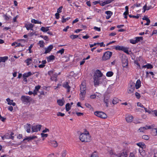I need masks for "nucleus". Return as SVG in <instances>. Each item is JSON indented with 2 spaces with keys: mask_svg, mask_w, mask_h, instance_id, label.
I'll use <instances>...</instances> for the list:
<instances>
[{
  "mask_svg": "<svg viewBox=\"0 0 157 157\" xmlns=\"http://www.w3.org/2000/svg\"><path fill=\"white\" fill-rule=\"evenodd\" d=\"M130 42L132 44H135L136 43V41L135 38L134 39L130 40Z\"/></svg>",
  "mask_w": 157,
  "mask_h": 157,
  "instance_id": "nucleus-51",
  "label": "nucleus"
},
{
  "mask_svg": "<svg viewBox=\"0 0 157 157\" xmlns=\"http://www.w3.org/2000/svg\"><path fill=\"white\" fill-rule=\"evenodd\" d=\"M142 138L143 139L146 140H148L149 139V136L146 135H144L142 136Z\"/></svg>",
  "mask_w": 157,
  "mask_h": 157,
  "instance_id": "nucleus-48",
  "label": "nucleus"
},
{
  "mask_svg": "<svg viewBox=\"0 0 157 157\" xmlns=\"http://www.w3.org/2000/svg\"><path fill=\"white\" fill-rule=\"evenodd\" d=\"M21 100L23 102L29 103L32 101V99L29 96L23 95L21 96Z\"/></svg>",
  "mask_w": 157,
  "mask_h": 157,
  "instance_id": "nucleus-6",
  "label": "nucleus"
},
{
  "mask_svg": "<svg viewBox=\"0 0 157 157\" xmlns=\"http://www.w3.org/2000/svg\"><path fill=\"white\" fill-rule=\"evenodd\" d=\"M135 39L136 41V43L138 42L140 40H143V37L141 36L140 37H137L135 38Z\"/></svg>",
  "mask_w": 157,
  "mask_h": 157,
  "instance_id": "nucleus-42",
  "label": "nucleus"
},
{
  "mask_svg": "<svg viewBox=\"0 0 157 157\" xmlns=\"http://www.w3.org/2000/svg\"><path fill=\"white\" fill-rule=\"evenodd\" d=\"M135 95H136V98L138 99H139L140 97V94H139V93H138V92L136 93Z\"/></svg>",
  "mask_w": 157,
  "mask_h": 157,
  "instance_id": "nucleus-59",
  "label": "nucleus"
},
{
  "mask_svg": "<svg viewBox=\"0 0 157 157\" xmlns=\"http://www.w3.org/2000/svg\"><path fill=\"white\" fill-rule=\"evenodd\" d=\"M0 59L1 60V62H4L8 59V57L7 56L5 57H1Z\"/></svg>",
  "mask_w": 157,
  "mask_h": 157,
  "instance_id": "nucleus-34",
  "label": "nucleus"
},
{
  "mask_svg": "<svg viewBox=\"0 0 157 157\" xmlns=\"http://www.w3.org/2000/svg\"><path fill=\"white\" fill-rule=\"evenodd\" d=\"M34 74V73H32L30 71L29 72L27 73H25L23 75V77L28 78Z\"/></svg>",
  "mask_w": 157,
  "mask_h": 157,
  "instance_id": "nucleus-21",
  "label": "nucleus"
},
{
  "mask_svg": "<svg viewBox=\"0 0 157 157\" xmlns=\"http://www.w3.org/2000/svg\"><path fill=\"white\" fill-rule=\"evenodd\" d=\"M63 86L67 90V92H70L71 87L69 86L68 82H64L63 84Z\"/></svg>",
  "mask_w": 157,
  "mask_h": 157,
  "instance_id": "nucleus-12",
  "label": "nucleus"
},
{
  "mask_svg": "<svg viewBox=\"0 0 157 157\" xmlns=\"http://www.w3.org/2000/svg\"><path fill=\"white\" fill-rule=\"evenodd\" d=\"M127 154L125 152H123L121 153L119 156V157H127Z\"/></svg>",
  "mask_w": 157,
  "mask_h": 157,
  "instance_id": "nucleus-43",
  "label": "nucleus"
},
{
  "mask_svg": "<svg viewBox=\"0 0 157 157\" xmlns=\"http://www.w3.org/2000/svg\"><path fill=\"white\" fill-rule=\"evenodd\" d=\"M133 119V116L130 115H127L126 117V121L128 123L132 122Z\"/></svg>",
  "mask_w": 157,
  "mask_h": 157,
  "instance_id": "nucleus-14",
  "label": "nucleus"
},
{
  "mask_svg": "<svg viewBox=\"0 0 157 157\" xmlns=\"http://www.w3.org/2000/svg\"><path fill=\"white\" fill-rule=\"evenodd\" d=\"M64 16L62 17V22L63 23H64L66 22L67 21H68L69 19H70V17H68L66 18H64Z\"/></svg>",
  "mask_w": 157,
  "mask_h": 157,
  "instance_id": "nucleus-39",
  "label": "nucleus"
},
{
  "mask_svg": "<svg viewBox=\"0 0 157 157\" xmlns=\"http://www.w3.org/2000/svg\"><path fill=\"white\" fill-rule=\"evenodd\" d=\"M63 8V6H61L58 9H57V13H60L62 12V9Z\"/></svg>",
  "mask_w": 157,
  "mask_h": 157,
  "instance_id": "nucleus-55",
  "label": "nucleus"
},
{
  "mask_svg": "<svg viewBox=\"0 0 157 157\" xmlns=\"http://www.w3.org/2000/svg\"><path fill=\"white\" fill-rule=\"evenodd\" d=\"M44 42L43 40H40L39 41V44L40 47L43 48L44 46Z\"/></svg>",
  "mask_w": 157,
  "mask_h": 157,
  "instance_id": "nucleus-40",
  "label": "nucleus"
},
{
  "mask_svg": "<svg viewBox=\"0 0 157 157\" xmlns=\"http://www.w3.org/2000/svg\"><path fill=\"white\" fill-rule=\"evenodd\" d=\"M66 151L63 150L61 153V155L62 157H65L66 155Z\"/></svg>",
  "mask_w": 157,
  "mask_h": 157,
  "instance_id": "nucleus-49",
  "label": "nucleus"
},
{
  "mask_svg": "<svg viewBox=\"0 0 157 157\" xmlns=\"http://www.w3.org/2000/svg\"><path fill=\"white\" fill-rule=\"evenodd\" d=\"M135 89V83L132 81H130L127 89V92L129 94L132 93Z\"/></svg>",
  "mask_w": 157,
  "mask_h": 157,
  "instance_id": "nucleus-3",
  "label": "nucleus"
},
{
  "mask_svg": "<svg viewBox=\"0 0 157 157\" xmlns=\"http://www.w3.org/2000/svg\"><path fill=\"white\" fill-rule=\"evenodd\" d=\"M152 129L151 132L152 134L155 136L157 135V128H154V127L152 128H151Z\"/></svg>",
  "mask_w": 157,
  "mask_h": 157,
  "instance_id": "nucleus-26",
  "label": "nucleus"
},
{
  "mask_svg": "<svg viewBox=\"0 0 157 157\" xmlns=\"http://www.w3.org/2000/svg\"><path fill=\"white\" fill-rule=\"evenodd\" d=\"M85 92H80V99L81 100H83L84 99V98L86 94Z\"/></svg>",
  "mask_w": 157,
  "mask_h": 157,
  "instance_id": "nucleus-24",
  "label": "nucleus"
},
{
  "mask_svg": "<svg viewBox=\"0 0 157 157\" xmlns=\"http://www.w3.org/2000/svg\"><path fill=\"white\" fill-rule=\"evenodd\" d=\"M136 144L137 146L140 147L141 148H143V147L145 146V144L142 143H137Z\"/></svg>",
  "mask_w": 157,
  "mask_h": 157,
  "instance_id": "nucleus-41",
  "label": "nucleus"
},
{
  "mask_svg": "<svg viewBox=\"0 0 157 157\" xmlns=\"http://www.w3.org/2000/svg\"><path fill=\"white\" fill-rule=\"evenodd\" d=\"M105 13L107 14L106 18L107 19H108L111 17V16L113 14V13L110 11H107L105 12Z\"/></svg>",
  "mask_w": 157,
  "mask_h": 157,
  "instance_id": "nucleus-16",
  "label": "nucleus"
},
{
  "mask_svg": "<svg viewBox=\"0 0 157 157\" xmlns=\"http://www.w3.org/2000/svg\"><path fill=\"white\" fill-rule=\"evenodd\" d=\"M53 71H50L48 72V74L51 76V79L52 81H57L56 77L57 76V74L55 73L53 74Z\"/></svg>",
  "mask_w": 157,
  "mask_h": 157,
  "instance_id": "nucleus-8",
  "label": "nucleus"
},
{
  "mask_svg": "<svg viewBox=\"0 0 157 157\" xmlns=\"http://www.w3.org/2000/svg\"><path fill=\"white\" fill-rule=\"evenodd\" d=\"M94 114L98 117L102 119H106L107 117V115L101 111H96L94 112Z\"/></svg>",
  "mask_w": 157,
  "mask_h": 157,
  "instance_id": "nucleus-5",
  "label": "nucleus"
},
{
  "mask_svg": "<svg viewBox=\"0 0 157 157\" xmlns=\"http://www.w3.org/2000/svg\"><path fill=\"white\" fill-rule=\"evenodd\" d=\"M152 7H151V6H147L146 4L143 7V9L144 10V12L146 10H150V9L152 8Z\"/></svg>",
  "mask_w": 157,
  "mask_h": 157,
  "instance_id": "nucleus-31",
  "label": "nucleus"
},
{
  "mask_svg": "<svg viewBox=\"0 0 157 157\" xmlns=\"http://www.w3.org/2000/svg\"><path fill=\"white\" fill-rule=\"evenodd\" d=\"M6 101L8 102V105H12L13 106L16 105V103L15 102H13V100H11L10 98H7L6 99Z\"/></svg>",
  "mask_w": 157,
  "mask_h": 157,
  "instance_id": "nucleus-17",
  "label": "nucleus"
},
{
  "mask_svg": "<svg viewBox=\"0 0 157 157\" xmlns=\"http://www.w3.org/2000/svg\"><path fill=\"white\" fill-rule=\"evenodd\" d=\"M141 86V81L140 79H138L136 81L135 85V87L136 89H138Z\"/></svg>",
  "mask_w": 157,
  "mask_h": 157,
  "instance_id": "nucleus-23",
  "label": "nucleus"
},
{
  "mask_svg": "<svg viewBox=\"0 0 157 157\" xmlns=\"http://www.w3.org/2000/svg\"><path fill=\"white\" fill-rule=\"evenodd\" d=\"M25 126L27 132L29 133L30 131L31 125L29 124H27Z\"/></svg>",
  "mask_w": 157,
  "mask_h": 157,
  "instance_id": "nucleus-20",
  "label": "nucleus"
},
{
  "mask_svg": "<svg viewBox=\"0 0 157 157\" xmlns=\"http://www.w3.org/2000/svg\"><path fill=\"white\" fill-rule=\"evenodd\" d=\"M152 65L150 64H147L146 65L143 66L142 67L143 68H147V69H151L153 68Z\"/></svg>",
  "mask_w": 157,
  "mask_h": 157,
  "instance_id": "nucleus-25",
  "label": "nucleus"
},
{
  "mask_svg": "<svg viewBox=\"0 0 157 157\" xmlns=\"http://www.w3.org/2000/svg\"><path fill=\"white\" fill-rule=\"evenodd\" d=\"M86 84L84 82H82L80 86V92H84L86 93Z\"/></svg>",
  "mask_w": 157,
  "mask_h": 157,
  "instance_id": "nucleus-11",
  "label": "nucleus"
},
{
  "mask_svg": "<svg viewBox=\"0 0 157 157\" xmlns=\"http://www.w3.org/2000/svg\"><path fill=\"white\" fill-rule=\"evenodd\" d=\"M137 106L141 108H144V106L140 102H138L137 104Z\"/></svg>",
  "mask_w": 157,
  "mask_h": 157,
  "instance_id": "nucleus-61",
  "label": "nucleus"
},
{
  "mask_svg": "<svg viewBox=\"0 0 157 157\" xmlns=\"http://www.w3.org/2000/svg\"><path fill=\"white\" fill-rule=\"evenodd\" d=\"M121 50L123 51L127 54H128L129 53L128 48H127L123 46Z\"/></svg>",
  "mask_w": 157,
  "mask_h": 157,
  "instance_id": "nucleus-37",
  "label": "nucleus"
},
{
  "mask_svg": "<svg viewBox=\"0 0 157 157\" xmlns=\"http://www.w3.org/2000/svg\"><path fill=\"white\" fill-rule=\"evenodd\" d=\"M113 0H107L104 2H101L100 3V5L101 6H104L106 4L110 3Z\"/></svg>",
  "mask_w": 157,
  "mask_h": 157,
  "instance_id": "nucleus-15",
  "label": "nucleus"
},
{
  "mask_svg": "<svg viewBox=\"0 0 157 157\" xmlns=\"http://www.w3.org/2000/svg\"><path fill=\"white\" fill-rule=\"evenodd\" d=\"M109 98L108 97L105 96L104 97V101L106 104V105L107 107L108 106Z\"/></svg>",
  "mask_w": 157,
  "mask_h": 157,
  "instance_id": "nucleus-19",
  "label": "nucleus"
},
{
  "mask_svg": "<svg viewBox=\"0 0 157 157\" xmlns=\"http://www.w3.org/2000/svg\"><path fill=\"white\" fill-rule=\"evenodd\" d=\"M49 27H42L40 28V30L44 32H46L49 30Z\"/></svg>",
  "mask_w": 157,
  "mask_h": 157,
  "instance_id": "nucleus-28",
  "label": "nucleus"
},
{
  "mask_svg": "<svg viewBox=\"0 0 157 157\" xmlns=\"http://www.w3.org/2000/svg\"><path fill=\"white\" fill-rule=\"evenodd\" d=\"M41 136L42 137H47L48 136V135L47 134H44L43 133H41Z\"/></svg>",
  "mask_w": 157,
  "mask_h": 157,
  "instance_id": "nucleus-60",
  "label": "nucleus"
},
{
  "mask_svg": "<svg viewBox=\"0 0 157 157\" xmlns=\"http://www.w3.org/2000/svg\"><path fill=\"white\" fill-rule=\"evenodd\" d=\"M101 71L98 70L94 73V83L95 86H98L100 83V78L102 76Z\"/></svg>",
  "mask_w": 157,
  "mask_h": 157,
  "instance_id": "nucleus-1",
  "label": "nucleus"
},
{
  "mask_svg": "<svg viewBox=\"0 0 157 157\" xmlns=\"http://www.w3.org/2000/svg\"><path fill=\"white\" fill-rule=\"evenodd\" d=\"M41 125H36L33 126L32 127L33 132H36L38 131H40Z\"/></svg>",
  "mask_w": 157,
  "mask_h": 157,
  "instance_id": "nucleus-10",
  "label": "nucleus"
},
{
  "mask_svg": "<svg viewBox=\"0 0 157 157\" xmlns=\"http://www.w3.org/2000/svg\"><path fill=\"white\" fill-rule=\"evenodd\" d=\"M80 140L82 142H88L90 141V136L88 132L81 134L79 136Z\"/></svg>",
  "mask_w": 157,
  "mask_h": 157,
  "instance_id": "nucleus-2",
  "label": "nucleus"
},
{
  "mask_svg": "<svg viewBox=\"0 0 157 157\" xmlns=\"http://www.w3.org/2000/svg\"><path fill=\"white\" fill-rule=\"evenodd\" d=\"M113 73L112 71H109L107 73L106 75L108 77H111L113 75Z\"/></svg>",
  "mask_w": 157,
  "mask_h": 157,
  "instance_id": "nucleus-45",
  "label": "nucleus"
},
{
  "mask_svg": "<svg viewBox=\"0 0 157 157\" xmlns=\"http://www.w3.org/2000/svg\"><path fill=\"white\" fill-rule=\"evenodd\" d=\"M71 109V106L69 103H68L66 105V109L67 111H69Z\"/></svg>",
  "mask_w": 157,
  "mask_h": 157,
  "instance_id": "nucleus-38",
  "label": "nucleus"
},
{
  "mask_svg": "<svg viewBox=\"0 0 157 157\" xmlns=\"http://www.w3.org/2000/svg\"><path fill=\"white\" fill-rule=\"evenodd\" d=\"M25 26L26 28L28 30L30 29L33 30L32 28L33 27V25L30 23L29 24L25 25Z\"/></svg>",
  "mask_w": 157,
  "mask_h": 157,
  "instance_id": "nucleus-18",
  "label": "nucleus"
},
{
  "mask_svg": "<svg viewBox=\"0 0 157 157\" xmlns=\"http://www.w3.org/2000/svg\"><path fill=\"white\" fill-rule=\"evenodd\" d=\"M55 56L53 55H51L47 58V60L48 62H51L52 60L55 59Z\"/></svg>",
  "mask_w": 157,
  "mask_h": 157,
  "instance_id": "nucleus-27",
  "label": "nucleus"
},
{
  "mask_svg": "<svg viewBox=\"0 0 157 157\" xmlns=\"http://www.w3.org/2000/svg\"><path fill=\"white\" fill-rule=\"evenodd\" d=\"M2 138L3 140H4L5 138L6 139H11L10 137V135L8 134L5 135L3 136L2 137Z\"/></svg>",
  "mask_w": 157,
  "mask_h": 157,
  "instance_id": "nucleus-44",
  "label": "nucleus"
},
{
  "mask_svg": "<svg viewBox=\"0 0 157 157\" xmlns=\"http://www.w3.org/2000/svg\"><path fill=\"white\" fill-rule=\"evenodd\" d=\"M129 16L130 17H133V18H135L136 19H138L139 18V16L138 15H137L136 16H134V15H129Z\"/></svg>",
  "mask_w": 157,
  "mask_h": 157,
  "instance_id": "nucleus-54",
  "label": "nucleus"
},
{
  "mask_svg": "<svg viewBox=\"0 0 157 157\" xmlns=\"http://www.w3.org/2000/svg\"><path fill=\"white\" fill-rule=\"evenodd\" d=\"M153 127H154V126L153 125L151 126L146 125L145 127H141L138 130V131L139 132H144L146 130L152 128Z\"/></svg>",
  "mask_w": 157,
  "mask_h": 157,
  "instance_id": "nucleus-7",
  "label": "nucleus"
},
{
  "mask_svg": "<svg viewBox=\"0 0 157 157\" xmlns=\"http://www.w3.org/2000/svg\"><path fill=\"white\" fill-rule=\"evenodd\" d=\"M25 62L27 63V65H30L32 62V59L31 58H29L25 61Z\"/></svg>",
  "mask_w": 157,
  "mask_h": 157,
  "instance_id": "nucleus-33",
  "label": "nucleus"
},
{
  "mask_svg": "<svg viewBox=\"0 0 157 157\" xmlns=\"http://www.w3.org/2000/svg\"><path fill=\"white\" fill-rule=\"evenodd\" d=\"M112 55V52L107 51L105 52L102 57V59L103 61H105L109 59Z\"/></svg>",
  "mask_w": 157,
  "mask_h": 157,
  "instance_id": "nucleus-4",
  "label": "nucleus"
},
{
  "mask_svg": "<svg viewBox=\"0 0 157 157\" xmlns=\"http://www.w3.org/2000/svg\"><path fill=\"white\" fill-rule=\"evenodd\" d=\"M64 49L62 48L57 52V53H60L61 54H62L64 53Z\"/></svg>",
  "mask_w": 157,
  "mask_h": 157,
  "instance_id": "nucleus-53",
  "label": "nucleus"
},
{
  "mask_svg": "<svg viewBox=\"0 0 157 157\" xmlns=\"http://www.w3.org/2000/svg\"><path fill=\"white\" fill-rule=\"evenodd\" d=\"M94 29L97 31L99 32L101 31L100 28H98L96 26L94 27Z\"/></svg>",
  "mask_w": 157,
  "mask_h": 157,
  "instance_id": "nucleus-58",
  "label": "nucleus"
},
{
  "mask_svg": "<svg viewBox=\"0 0 157 157\" xmlns=\"http://www.w3.org/2000/svg\"><path fill=\"white\" fill-rule=\"evenodd\" d=\"M119 100L117 98H114L113 100L112 103L113 104H116L119 102Z\"/></svg>",
  "mask_w": 157,
  "mask_h": 157,
  "instance_id": "nucleus-36",
  "label": "nucleus"
},
{
  "mask_svg": "<svg viewBox=\"0 0 157 157\" xmlns=\"http://www.w3.org/2000/svg\"><path fill=\"white\" fill-rule=\"evenodd\" d=\"M53 47L52 45H50L47 48H45L44 50L45 51L44 52V54H47L49 53L51 50L53 48Z\"/></svg>",
  "mask_w": 157,
  "mask_h": 157,
  "instance_id": "nucleus-13",
  "label": "nucleus"
},
{
  "mask_svg": "<svg viewBox=\"0 0 157 157\" xmlns=\"http://www.w3.org/2000/svg\"><path fill=\"white\" fill-rule=\"evenodd\" d=\"M40 37L43 38L44 40L48 41L49 40V39L48 37L47 36H43V35H40Z\"/></svg>",
  "mask_w": 157,
  "mask_h": 157,
  "instance_id": "nucleus-47",
  "label": "nucleus"
},
{
  "mask_svg": "<svg viewBox=\"0 0 157 157\" xmlns=\"http://www.w3.org/2000/svg\"><path fill=\"white\" fill-rule=\"evenodd\" d=\"M76 113L77 114V115L78 116H82L83 115V113L78 112L76 111Z\"/></svg>",
  "mask_w": 157,
  "mask_h": 157,
  "instance_id": "nucleus-57",
  "label": "nucleus"
},
{
  "mask_svg": "<svg viewBox=\"0 0 157 157\" xmlns=\"http://www.w3.org/2000/svg\"><path fill=\"white\" fill-rule=\"evenodd\" d=\"M122 66L124 67L127 68L128 66V61L127 58L125 57H122Z\"/></svg>",
  "mask_w": 157,
  "mask_h": 157,
  "instance_id": "nucleus-9",
  "label": "nucleus"
},
{
  "mask_svg": "<svg viewBox=\"0 0 157 157\" xmlns=\"http://www.w3.org/2000/svg\"><path fill=\"white\" fill-rule=\"evenodd\" d=\"M70 38L72 39H74L78 37V36L77 35H72L70 36Z\"/></svg>",
  "mask_w": 157,
  "mask_h": 157,
  "instance_id": "nucleus-50",
  "label": "nucleus"
},
{
  "mask_svg": "<svg viewBox=\"0 0 157 157\" xmlns=\"http://www.w3.org/2000/svg\"><path fill=\"white\" fill-rule=\"evenodd\" d=\"M122 46H117L115 47V48L116 50H121L122 47Z\"/></svg>",
  "mask_w": 157,
  "mask_h": 157,
  "instance_id": "nucleus-46",
  "label": "nucleus"
},
{
  "mask_svg": "<svg viewBox=\"0 0 157 157\" xmlns=\"http://www.w3.org/2000/svg\"><path fill=\"white\" fill-rule=\"evenodd\" d=\"M51 145L54 147H56L58 146V144L57 142L55 140H53L51 142Z\"/></svg>",
  "mask_w": 157,
  "mask_h": 157,
  "instance_id": "nucleus-32",
  "label": "nucleus"
},
{
  "mask_svg": "<svg viewBox=\"0 0 157 157\" xmlns=\"http://www.w3.org/2000/svg\"><path fill=\"white\" fill-rule=\"evenodd\" d=\"M154 156L153 157H157V150L155 149L154 151Z\"/></svg>",
  "mask_w": 157,
  "mask_h": 157,
  "instance_id": "nucleus-63",
  "label": "nucleus"
},
{
  "mask_svg": "<svg viewBox=\"0 0 157 157\" xmlns=\"http://www.w3.org/2000/svg\"><path fill=\"white\" fill-rule=\"evenodd\" d=\"M139 151L142 156H144L146 155V152L144 150L143 148H140L139 149Z\"/></svg>",
  "mask_w": 157,
  "mask_h": 157,
  "instance_id": "nucleus-29",
  "label": "nucleus"
},
{
  "mask_svg": "<svg viewBox=\"0 0 157 157\" xmlns=\"http://www.w3.org/2000/svg\"><path fill=\"white\" fill-rule=\"evenodd\" d=\"M57 102L58 104L60 106H62L63 105L64 103V100H59L57 101Z\"/></svg>",
  "mask_w": 157,
  "mask_h": 157,
  "instance_id": "nucleus-30",
  "label": "nucleus"
},
{
  "mask_svg": "<svg viewBox=\"0 0 157 157\" xmlns=\"http://www.w3.org/2000/svg\"><path fill=\"white\" fill-rule=\"evenodd\" d=\"M143 20H146L147 21V23L144 24V25H149L150 22V21L149 18L146 16L144 17L143 18Z\"/></svg>",
  "mask_w": 157,
  "mask_h": 157,
  "instance_id": "nucleus-22",
  "label": "nucleus"
},
{
  "mask_svg": "<svg viewBox=\"0 0 157 157\" xmlns=\"http://www.w3.org/2000/svg\"><path fill=\"white\" fill-rule=\"evenodd\" d=\"M31 22L34 24H41L42 23L41 21H38L35 20V19H33L31 20Z\"/></svg>",
  "mask_w": 157,
  "mask_h": 157,
  "instance_id": "nucleus-35",
  "label": "nucleus"
},
{
  "mask_svg": "<svg viewBox=\"0 0 157 157\" xmlns=\"http://www.w3.org/2000/svg\"><path fill=\"white\" fill-rule=\"evenodd\" d=\"M6 119L5 118L2 117L0 114V120H1L2 121L4 122Z\"/></svg>",
  "mask_w": 157,
  "mask_h": 157,
  "instance_id": "nucleus-64",
  "label": "nucleus"
},
{
  "mask_svg": "<svg viewBox=\"0 0 157 157\" xmlns=\"http://www.w3.org/2000/svg\"><path fill=\"white\" fill-rule=\"evenodd\" d=\"M40 86L39 85L36 86L35 87V89L34 90L36 91L37 92H38V91L39 90L40 88Z\"/></svg>",
  "mask_w": 157,
  "mask_h": 157,
  "instance_id": "nucleus-56",
  "label": "nucleus"
},
{
  "mask_svg": "<svg viewBox=\"0 0 157 157\" xmlns=\"http://www.w3.org/2000/svg\"><path fill=\"white\" fill-rule=\"evenodd\" d=\"M57 116H60L61 117H63L64 116L65 114L64 113H62L60 112H58L57 114Z\"/></svg>",
  "mask_w": 157,
  "mask_h": 157,
  "instance_id": "nucleus-52",
  "label": "nucleus"
},
{
  "mask_svg": "<svg viewBox=\"0 0 157 157\" xmlns=\"http://www.w3.org/2000/svg\"><path fill=\"white\" fill-rule=\"evenodd\" d=\"M33 47V45L32 44L29 47V53H31L32 52V51L31 50V49Z\"/></svg>",
  "mask_w": 157,
  "mask_h": 157,
  "instance_id": "nucleus-62",
  "label": "nucleus"
}]
</instances>
